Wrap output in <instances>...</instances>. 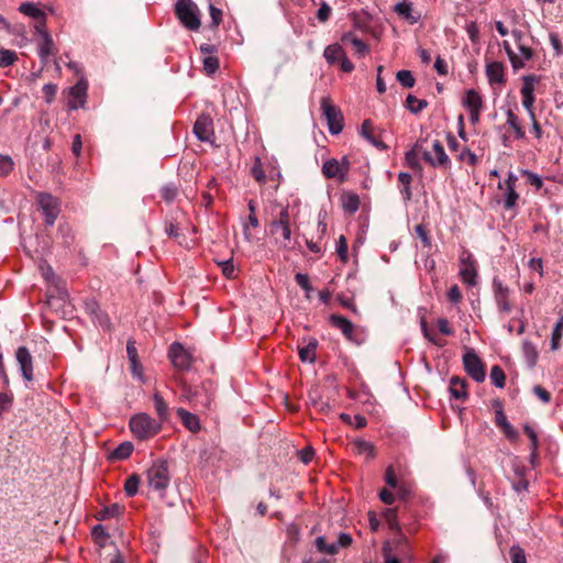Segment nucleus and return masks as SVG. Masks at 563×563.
<instances>
[{"mask_svg": "<svg viewBox=\"0 0 563 563\" xmlns=\"http://www.w3.org/2000/svg\"><path fill=\"white\" fill-rule=\"evenodd\" d=\"M181 398H185L196 409H210L214 399L216 387L211 380H205L198 386H191L179 380Z\"/></svg>", "mask_w": 563, "mask_h": 563, "instance_id": "obj_1", "label": "nucleus"}, {"mask_svg": "<svg viewBox=\"0 0 563 563\" xmlns=\"http://www.w3.org/2000/svg\"><path fill=\"white\" fill-rule=\"evenodd\" d=\"M129 426L133 435L139 440L151 439L162 430V423L144 412L131 417Z\"/></svg>", "mask_w": 563, "mask_h": 563, "instance_id": "obj_2", "label": "nucleus"}, {"mask_svg": "<svg viewBox=\"0 0 563 563\" xmlns=\"http://www.w3.org/2000/svg\"><path fill=\"white\" fill-rule=\"evenodd\" d=\"M175 14L187 30L198 31L200 29V10L192 0H177L175 3Z\"/></svg>", "mask_w": 563, "mask_h": 563, "instance_id": "obj_3", "label": "nucleus"}, {"mask_svg": "<svg viewBox=\"0 0 563 563\" xmlns=\"http://www.w3.org/2000/svg\"><path fill=\"white\" fill-rule=\"evenodd\" d=\"M146 481L151 488L156 492H164L170 482L168 463L165 460L155 461L146 472Z\"/></svg>", "mask_w": 563, "mask_h": 563, "instance_id": "obj_4", "label": "nucleus"}, {"mask_svg": "<svg viewBox=\"0 0 563 563\" xmlns=\"http://www.w3.org/2000/svg\"><path fill=\"white\" fill-rule=\"evenodd\" d=\"M274 205L278 208H280L278 214H276L271 223H269V230L272 234L277 233L278 230L282 231V245L284 247H287L290 243L291 239V229H290V214H289V208L288 206L283 207L278 202H274Z\"/></svg>", "mask_w": 563, "mask_h": 563, "instance_id": "obj_5", "label": "nucleus"}, {"mask_svg": "<svg viewBox=\"0 0 563 563\" xmlns=\"http://www.w3.org/2000/svg\"><path fill=\"white\" fill-rule=\"evenodd\" d=\"M321 109L331 134H339L343 130V115L341 110L334 106L329 97L321 99Z\"/></svg>", "mask_w": 563, "mask_h": 563, "instance_id": "obj_6", "label": "nucleus"}, {"mask_svg": "<svg viewBox=\"0 0 563 563\" xmlns=\"http://www.w3.org/2000/svg\"><path fill=\"white\" fill-rule=\"evenodd\" d=\"M463 364L466 373L477 383H482L486 377L485 364L477 356L474 350L470 349L463 356Z\"/></svg>", "mask_w": 563, "mask_h": 563, "instance_id": "obj_7", "label": "nucleus"}, {"mask_svg": "<svg viewBox=\"0 0 563 563\" xmlns=\"http://www.w3.org/2000/svg\"><path fill=\"white\" fill-rule=\"evenodd\" d=\"M493 290L499 312L506 314L510 313L514 309V303L510 299V289L505 286L498 278H494Z\"/></svg>", "mask_w": 563, "mask_h": 563, "instance_id": "obj_8", "label": "nucleus"}, {"mask_svg": "<svg viewBox=\"0 0 563 563\" xmlns=\"http://www.w3.org/2000/svg\"><path fill=\"white\" fill-rule=\"evenodd\" d=\"M37 202L45 214V223L53 225L59 213L57 199L51 194L41 192L37 196Z\"/></svg>", "mask_w": 563, "mask_h": 563, "instance_id": "obj_9", "label": "nucleus"}, {"mask_svg": "<svg viewBox=\"0 0 563 563\" xmlns=\"http://www.w3.org/2000/svg\"><path fill=\"white\" fill-rule=\"evenodd\" d=\"M87 90L88 81L85 78H80L77 84L69 89V99L67 102L69 110L85 108L87 101Z\"/></svg>", "mask_w": 563, "mask_h": 563, "instance_id": "obj_10", "label": "nucleus"}, {"mask_svg": "<svg viewBox=\"0 0 563 563\" xmlns=\"http://www.w3.org/2000/svg\"><path fill=\"white\" fill-rule=\"evenodd\" d=\"M521 96L522 106L529 112L530 119H533V103H534V85L539 81V78L534 75H528L522 78Z\"/></svg>", "mask_w": 563, "mask_h": 563, "instance_id": "obj_11", "label": "nucleus"}, {"mask_svg": "<svg viewBox=\"0 0 563 563\" xmlns=\"http://www.w3.org/2000/svg\"><path fill=\"white\" fill-rule=\"evenodd\" d=\"M432 148L434 152V157L431 155L430 152L424 151L423 159L432 167L449 168L451 161H450L449 156L446 155L444 147L439 140H435L432 143Z\"/></svg>", "mask_w": 563, "mask_h": 563, "instance_id": "obj_12", "label": "nucleus"}, {"mask_svg": "<svg viewBox=\"0 0 563 563\" xmlns=\"http://www.w3.org/2000/svg\"><path fill=\"white\" fill-rule=\"evenodd\" d=\"M194 133L198 140L210 142L214 135L213 121L209 114H201L195 122Z\"/></svg>", "mask_w": 563, "mask_h": 563, "instance_id": "obj_13", "label": "nucleus"}, {"mask_svg": "<svg viewBox=\"0 0 563 563\" xmlns=\"http://www.w3.org/2000/svg\"><path fill=\"white\" fill-rule=\"evenodd\" d=\"M34 27L36 33H38L42 37V41L38 44V56L43 66H46L48 63V57L54 54V42L51 34L46 31V27L43 29V25H35Z\"/></svg>", "mask_w": 563, "mask_h": 563, "instance_id": "obj_14", "label": "nucleus"}, {"mask_svg": "<svg viewBox=\"0 0 563 563\" xmlns=\"http://www.w3.org/2000/svg\"><path fill=\"white\" fill-rule=\"evenodd\" d=\"M169 357L173 365L179 369H188L191 365L190 354L179 343L170 345Z\"/></svg>", "mask_w": 563, "mask_h": 563, "instance_id": "obj_15", "label": "nucleus"}, {"mask_svg": "<svg viewBox=\"0 0 563 563\" xmlns=\"http://www.w3.org/2000/svg\"><path fill=\"white\" fill-rule=\"evenodd\" d=\"M15 357L23 378L31 382L33 379V357L30 351L25 346H20L15 352Z\"/></svg>", "mask_w": 563, "mask_h": 563, "instance_id": "obj_16", "label": "nucleus"}, {"mask_svg": "<svg viewBox=\"0 0 563 563\" xmlns=\"http://www.w3.org/2000/svg\"><path fill=\"white\" fill-rule=\"evenodd\" d=\"M460 276L465 284L470 286L476 285V262L472 254H467L466 257L461 258Z\"/></svg>", "mask_w": 563, "mask_h": 563, "instance_id": "obj_17", "label": "nucleus"}, {"mask_svg": "<svg viewBox=\"0 0 563 563\" xmlns=\"http://www.w3.org/2000/svg\"><path fill=\"white\" fill-rule=\"evenodd\" d=\"M349 172V166L340 164L336 159L332 158L327 161L322 166V173L327 178H338L344 180V176Z\"/></svg>", "mask_w": 563, "mask_h": 563, "instance_id": "obj_18", "label": "nucleus"}, {"mask_svg": "<svg viewBox=\"0 0 563 563\" xmlns=\"http://www.w3.org/2000/svg\"><path fill=\"white\" fill-rule=\"evenodd\" d=\"M329 320L347 340L355 342L353 338L355 325L349 319L340 314H331Z\"/></svg>", "mask_w": 563, "mask_h": 563, "instance_id": "obj_19", "label": "nucleus"}, {"mask_svg": "<svg viewBox=\"0 0 563 563\" xmlns=\"http://www.w3.org/2000/svg\"><path fill=\"white\" fill-rule=\"evenodd\" d=\"M19 11L36 21L35 25L46 27V15L44 11L33 2H24L20 5Z\"/></svg>", "mask_w": 563, "mask_h": 563, "instance_id": "obj_20", "label": "nucleus"}, {"mask_svg": "<svg viewBox=\"0 0 563 563\" xmlns=\"http://www.w3.org/2000/svg\"><path fill=\"white\" fill-rule=\"evenodd\" d=\"M486 76L490 85H504L506 82L504 64L500 62L488 63L486 65Z\"/></svg>", "mask_w": 563, "mask_h": 563, "instance_id": "obj_21", "label": "nucleus"}, {"mask_svg": "<svg viewBox=\"0 0 563 563\" xmlns=\"http://www.w3.org/2000/svg\"><path fill=\"white\" fill-rule=\"evenodd\" d=\"M467 380L459 376H453L450 379V394L457 400H465L467 398Z\"/></svg>", "mask_w": 563, "mask_h": 563, "instance_id": "obj_22", "label": "nucleus"}, {"mask_svg": "<svg viewBox=\"0 0 563 563\" xmlns=\"http://www.w3.org/2000/svg\"><path fill=\"white\" fill-rule=\"evenodd\" d=\"M373 131H374L373 122L371 120H364L362 123V126H361V135L363 137H365L376 148H378L380 151L387 150L388 146L383 141L378 140L374 135Z\"/></svg>", "mask_w": 563, "mask_h": 563, "instance_id": "obj_23", "label": "nucleus"}, {"mask_svg": "<svg viewBox=\"0 0 563 563\" xmlns=\"http://www.w3.org/2000/svg\"><path fill=\"white\" fill-rule=\"evenodd\" d=\"M462 103L468 111L483 110L484 107L483 98L475 89L466 90Z\"/></svg>", "mask_w": 563, "mask_h": 563, "instance_id": "obj_24", "label": "nucleus"}, {"mask_svg": "<svg viewBox=\"0 0 563 563\" xmlns=\"http://www.w3.org/2000/svg\"><path fill=\"white\" fill-rule=\"evenodd\" d=\"M177 415L180 418L183 424L188 430H190L191 432H197L198 430H200L199 419L197 418L196 415L187 411L184 408H178L177 409Z\"/></svg>", "mask_w": 563, "mask_h": 563, "instance_id": "obj_25", "label": "nucleus"}, {"mask_svg": "<svg viewBox=\"0 0 563 563\" xmlns=\"http://www.w3.org/2000/svg\"><path fill=\"white\" fill-rule=\"evenodd\" d=\"M153 402L158 421L161 423L167 421L169 418V407L159 393L153 395Z\"/></svg>", "mask_w": 563, "mask_h": 563, "instance_id": "obj_26", "label": "nucleus"}, {"mask_svg": "<svg viewBox=\"0 0 563 563\" xmlns=\"http://www.w3.org/2000/svg\"><path fill=\"white\" fill-rule=\"evenodd\" d=\"M345 52L340 44L328 45L324 49L323 56L329 64H335L344 57Z\"/></svg>", "mask_w": 563, "mask_h": 563, "instance_id": "obj_27", "label": "nucleus"}, {"mask_svg": "<svg viewBox=\"0 0 563 563\" xmlns=\"http://www.w3.org/2000/svg\"><path fill=\"white\" fill-rule=\"evenodd\" d=\"M342 207L343 209L353 214L360 208V197L354 192H346L342 195Z\"/></svg>", "mask_w": 563, "mask_h": 563, "instance_id": "obj_28", "label": "nucleus"}, {"mask_svg": "<svg viewBox=\"0 0 563 563\" xmlns=\"http://www.w3.org/2000/svg\"><path fill=\"white\" fill-rule=\"evenodd\" d=\"M133 449L134 446L131 442H123L111 452L110 459L115 461L125 460L132 454Z\"/></svg>", "mask_w": 563, "mask_h": 563, "instance_id": "obj_29", "label": "nucleus"}, {"mask_svg": "<svg viewBox=\"0 0 563 563\" xmlns=\"http://www.w3.org/2000/svg\"><path fill=\"white\" fill-rule=\"evenodd\" d=\"M421 152L423 153L424 151H422L421 144L419 142H417L412 146V148L406 153L405 158L410 168L420 169V163H419L418 156Z\"/></svg>", "mask_w": 563, "mask_h": 563, "instance_id": "obj_30", "label": "nucleus"}, {"mask_svg": "<svg viewBox=\"0 0 563 563\" xmlns=\"http://www.w3.org/2000/svg\"><path fill=\"white\" fill-rule=\"evenodd\" d=\"M317 341L309 342L306 346L299 347L298 353L302 362L313 363L316 360Z\"/></svg>", "mask_w": 563, "mask_h": 563, "instance_id": "obj_31", "label": "nucleus"}, {"mask_svg": "<svg viewBox=\"0 0 563 563\" xmlns=\"http://www.w3.org/2000/svg\"><path fill=\"white\" fill-rule=\"evenodd\" d=\"M395 11L409 21L411 24L416 23L418 21V16H415L412 14L411 3L406 2L405 0L395 7Z\"/></svg>", "mask_w": 563, "mask_h": 563, "instance_id": "obj_32", "label": "nucleus"}, {"mask_svg": "<svg viewBox=\"0 0 563 563\" xmlns=\"http://www.w3.org/2000/svg\"><path fill=\"white\" fill-rule=\"evenodd\" d=\"M121 511H122V507L119 506L118 504H113L109 507H103L102 509H100L96 514V519L101 521V520L114 518V517L119 516L121 514Z\"/></svg>", "mask_w": 563, "mask_h": 563, "instance_id": "obj_33", "label": "nucleus"}, {"mask_svg": "<svg viewBox=\"0 0 563 563\" xmlns=\"http://www.w3.org/2000/svg\"><path fill=\"white\" fill-rule=\"evenodd\" d=\"M563 336V316L560 317L554 325L552 338H551V350L556 351L560 349L561 340Z\"/></svg>", "mask_w": 563, "mask_h": 563, "instance_id": "obj_34", "label": "nucleus"}, {"mask_svg": "<svg viewBox=\"0 0 563 563\" xmlns=\"http://www.w3.org/2000/svg\"><path fill=\"white\" fill-rule=\"evenodd\" d=\"M490 379H492V383L498 388H503L505 386L506 375L499 365H494L492 367Z\"/></svg>", "mask_w": 563, "mask_h": 563, "instance_id": "obj_35", "label": "nucleus"}, {"mask_svg": "<svg viewBox=\"0 0 563 563\" xmlns=\"http://www.w3.org/2000/svg\"><path fill=\"white\" fill-rule=\"evenodd\" d=\"M407 108L412 113H419L421 112L427 106L428 102L423 99H418L417 97L409 95L406 99Z\"/></svg>", "mask_w": 563, "mask_h": 563, "instance_id": "obj_36", "label": "nucleus"}, {"mask_svg": "<svg viewBox=\"0 0 563 563\" xmlns=\"http://www.w3.org/2000/svg\"><path fill=\"white\" fill-rule=\"evenodd\" d=\"M354 448L357 454H367L368 459H373L375 456V448L371 442L357 440L354 442Z\"/></svg>", "mask_w": 563, "mask_h": 563, "instance_id": "obj_37", "label": "nucleus"}, {"mask_svg": "<svg viewBox=\"0 0 563 563\" xmlns=\"http://www.w3.org/2000/svg\"><path fill=\"white\" fill-rule=\"evenodd\" d=\"M383 517L385 521L388 523L389 528L395 531H400V525L397 520V510L396 508H387L383 512Z\"/></svg>", "mask_w": 563, "mask_h": 563, "instance_id": "obj_38", "label": "nucleus"}, {"mask_svg": "<svg viewBox=\"0 0 563 563\" xmlns=\"http://www.w3.org/2000/svg\"><path fill=\"white\" fill-rule=\"evenodd\" d=\"M507 124L514 130L517 139L525 137V131L519 125L518 117L512 112V110L507 111Z\"/></svg>", "mask_w": 563, "mask_h": 563, "instance_id": "obj_39", "label": "nucleus"}, {"mask_svg": "<svg viewBox=\"0 0 563 563\" xmlns=\"http://www.w3.org/2000/svg\"><path fill=\"white\" fill-rule=\"evenodd\" d=\"M140 484V476L136 474H132L125 479L124 483V492L129 497H132L137 494Z\"/></svg>", "mask_w": 563, "mask_h": 563, "instance_id": "obj_40", "label": "nucleus"}, {"mask_svg": "<svg viewBox=\"0 0 563 563\" xmlns=\"http://www.w3.org/2000/svg\"><path fill=\"white\" fill-rule=\"evenodd\" d=\"M503 46L509 57V60L511 63V66L515 70L520 69L525 66L523 62L519 56L512 51L510 44L508 41L503 42Z\"/></svg>", "mask_w": 563, "mask_h": 563, "instance_id": "obj_41", "label": "nucleus"}, {"mask_svg": "<svg viewBox=\"0 0 563 563\" xmlns=\"http://www.w3.org/2000/svg\"><path fill=\"white\" fill-rule=\"evenodd\" d=\"M317 550L321 553H327L330 555H334L338 553V545L332 543L328 544L324 537H318L316 539Z\"/></svg>", "mask_w": 563, "mask_h": 563, "instance_id": "obj_42", "label": "nucleus"}, {"mask_svg": "<svg viewBox=\"0 0 563 563\" xmlns=\"http://www.w3.org/2000/svg\"><path fill=\"white\" fill-rule=\"evenodd\" d=\"M396 78L400 82V85L405 88H412L416 82V79L412 76V73L407 69L399 70L396 74Z\"/></svg>", "mask_w": 563, "mask_h": 563, "instance_id": "obj_43", "label": "nucleus"}, {"mask_svg": "<svg viewBox=\"0 0 563 563\" xmlns=\"http://www.w3.org/2000/svg\"><path fill=\"white\" fill-rule=\"evenodd\" d=\"M251 175L258 184H264L266 181V174L258 157L255 158L254 165L251 168Z\"/></svg>", "mask_w": 563, "mask_h": 563, "instance_id": "obj_44", "label": "nucleus"}, {"mask_svg": "<svg viewBox=\"0 0 563 563\" xmlns=\"http://www.w3.org/2000/svg\"><path fill=\"white\" fill-rule=\"evenodd\" d=\"M18 59V56L15 52L10 49H0V67L4 68L8 66H11L15 60Z\"/></svg>", "mask_w": 563, "mask_h": 563, "instance_id": "obj_45", "label": "nucleus"}, {"mask_svg": "<svg viewBox=\"0 0 563 563\" xmlns=\"http://www.w3.org/2000/svg\"><path fill=\"white\" fill-rule=\"evenodd\" d=\"M519 199V195L516 192V189L510 188L506 189L505 199H504V208L507 210H511L517 206V201Z\"/></svg>", "mask_w": 563, "mask_h": 563, "instance_id": "obj_46", "label": "nucleus"}, {"mask_svg": "<svg viewBox=\"0 0 563 563\" xmlns=\"http://www.w3.org/2000/svg\"><path fill=\"white\" fill-rule=\"evenodd\" d=\"M220 67L219 58L217 56H206L203 58V69L207 75L214 74Z\"/></svg>", "mask_w": 563, "mask_h": 563, "instance_id": "obj_47", "label": "nucleus"}, {"mask_svg": "<svg viewBox=\"0 0 563 563\" xmlns=\"http://www.w3.org/2000/svg\"><path fill=\"white\" fill-rule=\"evenodd\" d=\"M523 352H525V356L528 361V364L530 366H534L537 358H538V351H537L536 346L530 342H525Z\"/></svg>", "mask_w": 563, "mask_h": 563, "instance_id": "obj_48", "label": "nucleus"}, {"mask_svg": "<svg viewBox=\"0 0 563 563\" xmlns=\"http://www.w3.org/2000/svg\"><path fill=\"white\" fill-rule=\"evenodd\" d=\"M511 563H527L526 553L519 545H514L509 550Z\"/></svg>", "mask_w": 563, "mask_h": 563, "instance_id": "obj_49", "label": "nucleus"}, {"mask_svg": "<svg viewBox=\"0 0 563 563\" xmlns=\"http://www.w3.org/2000/svg\"><path fill=\"white\" fill-rule=\"evenodd\" d=\"M89 309H90L91 313L95 314L97 322L101 327L109 328V318H108V316L103 311H101V309L96 303H92L89 307Z\"/></svg>", "mask_w": 563, "mask_h": 563, "instance_id": "obj_50", "label": "nucleus"}, {"mask_svg": "<svg viewBox=\"0 0 563 563\" xmlns=\"http://www.w3.org/2000/svg\"><path fill=\"white\" fill-rule=\"evenodd\" d=\"M177 194H178V189L176 186L169 184V185H166L164 186L162 189H161V196L162 198L167 202V203H170L175 200V198L177 197Z\"/></svg>", "mask_w": 563, "mask_h": 563, "instance_id": "obj_51", "label": "nucleus"}, {"mask_svg": "<svg viewBox=\"0 0 563 563\" xmlns=\"http://www.w3.org/2000/svg\"><path fill=\"white\" fill-rule=\"evenodd\" d=\"M521 175L527 178L529 185L536 187V189H540L543 185L541 177L533 172L528 169H521Z\"/></svg>", "mask_w": 563, "mask_h": 563, "instance_id": "obj_52", "label": "nucleus"}, {"mask_svg": "<svg viewBox=\"0 0 563 563\" xmlns=\"http://www.w3.org/2000/svg\"><path fill=\"white\" fill-rule=\"evenodd\" d=\"M13 161L8 155H0V175L8 176L13 169Z\"/></svg>", "mask_w": 563, "mask_h": 563, "instance_id": "obj_53", "label": "nucleus"}, {"mask_svg": "<svg viewBox=\"0 0 563 563\" xmlns=\"http://www.w3.org/2000/svg\"><path fill=\"white\" fill-rule=\"evenodd\" d=\"M415 232L417 236L421 240L423 246L431 247V239L428 234V230L423 224H417L415 227Z\"/></svg>", "mask_w": 563, "mask_h": 563, "instance_id": "obj_54", "label": "nucleus"}, {"mask_svg": "<svg viewBox=\"0 0 563 563\" xmlns=\"http://www.w3.org/2000/svg\"><path fill=\"white\" fill-rule=\"evenodd\" d=\"M494 407L497 408L495 412V423L501 429L508 422L507 417L501 408L500 401L496 400Z\"/></svg>", "mask_w": 563, "mask_h": 563, "instance_id": "obj_55", "label": "nucleus"}, {"mask_svg": "<svg viewBox=\"0 0 563 563\" xmlns=\"http://www.w3.org/2000/svg\"><path fill=\"white\" fill-rule=\"evenodd\" d=\"M336 253L343 263L347 262V241L344 235L339 238Z\"/></svg>", "mask_w": 563, "mask_h": 563, "instance_id": "obj_56", "label": "nucleus"}, {"mask_svg": "<svg viewBox=\"0 0 563 563\" xmlns=\"http://www.w3.org/2000/svg\"><path fill=\"white\" fill-rule=\"evenodd\" d=\"M13 402V395L9 393H0V416L8 411Z\"/></svg>", "mask_w": 563, "mask_h": 563, "instance_id": "obj_57", "label": "nucleus"}, {"mask_svg": "<svg viewBox=\"0 0 563 563\" xmlns=\"http://www.w3.org/2000/svg\"><path fill=\"white\" fill-rule=\"evenodd\" d=\"M460 161H465L468 165L475 166L478 162V158L475 153H473L470 148H464L460 155Z\"/></svg>", "mask_w": 563, "mask_h": 563, "instance_id": "obj_58", "label": "nucleus"}, {"mask_svg": "<svg viewBox=\"0 0 563 563\" xmlns=\"http://www.w3.org/2000/svg\"><path fill=\"white\" fill-rule=\"evenodd\" d=\"M209 12L211 16V26L218 27L222 22V10L216 8L213 4H210Z\"/></svg>", "mask_w": 563, "mask_h": 563, "instance_id": "obj_59", "label": "nucleus"}, {"mask_svg": "<svg viewBox=\"0 0 563 563\" xmlns=\"http://www.w3.org/2000/svg\"><path fill=\"white\" fill-rule=\"evenodd\" d=\"M332 9L327 2H322L319 10L317 11V19L324 23L329 20Z\"/></svg>", "mask_w": 563, "mask_h": 563, "instance_id": "obj_60", "label": "nucleus"}, {"mask_svg": "<svg viewBox=\"0 0 563 563\" xmlns=\"http://www.w3.org/2000/svg\"><path fill=\"white\" fill-rule=\"evenodd\" d=\"M523 432L527 434V437L530 439L531 442V449L532 451H537L539 441H538V434L533 430V428L529 424L523 426Z\"/></svg>", "mask_w": 563, "mask_h": 563, "instance_id": "obj_61", "label": "nucleus"}, {"mask_svg": "<svg viewBox=\"0 0 563 563\" xmlns=\"http://www.w3.org/2000/svg\"><path fill=\"white\" fill-rule=\"evenodd\" d=\"M518 49L520 52L519 58H521L523 63L525 60L532 59L534 56V51L526 42L520 43V45H518Z\"/></svg>", "mask_w": 563, "mask_h": 563, "instance_id": "obj_62", "label": "nucleus"}, {"mask_svg": "<svg viewBox=\"0 0 563 563\" xmlns=\"http://www.w3.org/2000/svg\"><path fill=\"white\" fill-rule=\"evenodd\" d=\"M295 280L298 284V286H300L307 292L312 290V286H311V284L309 282L308 275L301 274V273H297L295 275Z\"/></svg>", "mask_w": 563, "mask_h": 563, "instance_id": "obj_63", "label": "nucleus"}, {"mask_svg": "<svg viewBox=\"0 0 563 563\" xmlns=\"http://www.w3.org/2000/svg\"><path fill=\"white\" fill-rule=\"evenodd\" d=\"M384 478L389 487L397 488L398 482L393 466L386 468Z\"/></svg>", "mask_w": 563, "mask_h": 563, "instance_id": "obj_64", "label": "nucleus"}]
</instances>
